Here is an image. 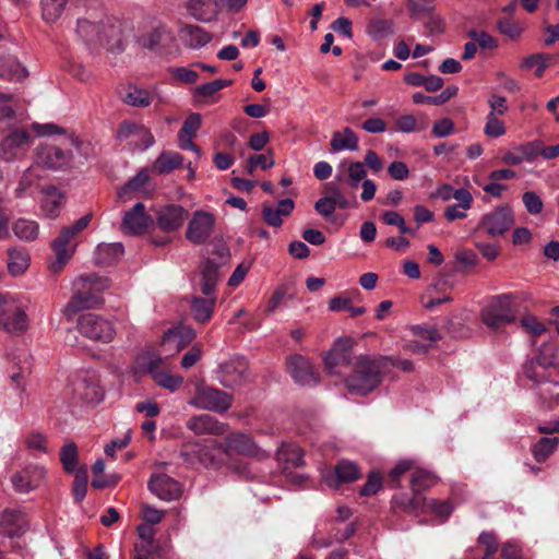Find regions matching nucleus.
<instances>
[{
  "mask_svg": "<svg viewBox=\"0 0 559 559\" xmlns=\"http://www.w3.org/2000/svg\"><path fill=\"white\" fill-rule=\"evenodd\" d=\"M349 337L338 338L324 357L325 369L330 374L345 376L346 389L356 395H366L374 391L393 365L389 357L360 355L350 361Z\"/></svg>",
  "mask_w": 559,
  "mask_h": 559,
  "instance_id": "obj_1",
  "label": "nucleus"
},
{
  "mask_svg": "<svg viewBox=\"0 0 559 559\" xmlns=\"http://www.w3.org/2000/svg\"><path fill=\"white\" fill-rule=\"evenodd\" d=\"M218 281V265L212 260H206L201 269L199 280L194 284L195 289L206 298L193 297L191 299V310L195 321L205 323L211 319L216 302L215 289Z\"/></svg>",
  "mask_w": 559,
  "mask_h": 559,
  "instance_id": "obj_2",
  "label": "nucleus"
},
{
  "mask_svg": "<svg viewBox=\"0 0 559 559\" xmlns=\"http://www.w3.org/2000/svg\"><path fill=\"white\" fill-rule=\"evenodd\" d=\"M516 301L518 296L513 293L490 297L480 310L481 322L493 332H499L506 325L514 323L518 318Z\"/></svg>",
  "mask_w": 559,
  "mask_h": 559,
  "instance_id": "obj_3",
  "label": "nucleus"
},
{
  "mask_svg": "<svg viewBox=\"0 0 559 559\" xmlns=\"http://www.w3.org/2000/svg\"><path fill=\"white\" fill-rule=\"evenodd\" d=\"M91 219V214L82 216L74 224L63 227L59 236L52 241L56 260L50 264V269L53 272H60L72 258L78 246L76 237L90 225Z\"/></svg>",
  "mask_w": 559,
  "mask_h": 559,
  "instance_id": "obj_4",
  "label": "nucleus"
},
{
  "mask_svg": "<svg viewBox=\"0 0 559 559\" xmlns=\"http://www.w3.org/2000/svg\"><path fill=\"white\" fill-rule=\"evenodd\" d=\"M98 278L95 275L81 276L74 282V294L63 312L69 316L82 309L93 308L100 302Z\"/></svg>",
  "mask_w": 559,
  "mask_h": 559,
  "instance_id": "obj_5",
  "label": "nucleus"
},
{
  "mask_svg": "<svg viewBox=\"0 0 559 559\" xmlns=\"http://www.w3.org/2000/svg\"><path fill=\"white\" fill-rule=\"evenodd\" d=\"M33 144L27 130L14 129L0 141V159L4 163L22 160Z\"/></svg>",
  "mask_w": 559,
  "mask_h": 559,
  "instance_id": "obj_6",
  "label": "nucleus"
},
{
  "mask_svg": "<svg viewBox=\"0 0 559 559\" xmlns=\"http://www.w3.org/2000/svg\"><path fill=\"white\" fill-rule=\"evenodd\" d=\"M188 403L200 409L224 413L231 406L233 396L216 388L199 384L194 396Z\"/></svg>",
  "mask_w": 559,
  "mask_h": 559,
  "instance_id": "obj_7",
  "label": "nucleus"
},
{
  "mask_svg": "<svg viewBox=\"0 0 559 559\" xmlns=\"http://www.w3.org/2000/svg\"><path fill=\"white\" fill-rule=\"evenodd\" d=\"M223 444L214 440L205 442H187L183 444L180 455L185 462L194 465L201 464L205 467L212 466L217 460V455L223 452Z\"/></svg>",
  "mask_w": 559,
  "mask_h": 559,
  "instance_id": "obj_8",
  "label": "nucleus"
},
{
  "mask_svg": "<svg viewBox=\"0 0 559 559\" xmlns=\"http://www.w3.org/2000/svg\"><path fill=\"white\" fill-rule=\"evenodd\" d=\"M0 325L9 333H23L28 326L26 306L0 298Z\"/></svg>",
  "mask_w": 559,
  "mask_h": 559,
  "instance_id": "obj_9",
  "label": "nucleus"
},
{
  "mask_svg": "<svg viewBox=\"0 0 559 559\" xmlns=\"http://www.w3.org/2000/svg\"><path fill=\"white\" fill-rule=\"evenodd\" d=\"M47 474L44 465L31 463L11 476V484L17 493L26 495L38 489L45 483Z\"/></svg>",
  "mask_w": 559,
  "mask_h": 559,
  "instance_id": "obj_10",
  "label": "nucleus"
},
{
  "mask_svg": "<svg viewBox=\"0 0 559 559\" xmlns=\"http://www.w3.org/2000/svg\"><path fill=\"white\" fill-rule=\"evenodd\" d=\"M80 333L91 340L109 343L114 340L115 329L108 320L95 314L85 313L78 321Z\"/></svg>",
  "mask_w": 559,
  "mask_h": 559,
  "instance_id": "obj_11",
  "label": "nucleus"
},
{
  "mask_svg": "<svg viewBox=\"0 0 559 559\" xmlns=\"http://www.w3.org/2000/svg\"><path fill=\"white\" fill-rule=\"evenodd\" d=\"M173 31L160 21H152L141 29L138 43L145 49L166 48L174 41Z\"/></svg>",
  "mask_w": 559,
  "mask_h": 559,
  "instance_id": "obj_12",
  "label": "nucleus"
},
{
  "mask_svg": "<svg viewBox=\"0 0 559 559\" xmlns=\"http://www.w3.org/2000/svg\"><path fill=\"white\" fill-rule=\"evenodd\" d=\"M127 31L122 22L107 17L102 21L100 37L97 45L104 46L110 52L119 53L127 46Z\"/></svg>",
  "mask_w": 559,
  "mask_h": 559,
  "instance_id": "obj_13",
  "label": "nucleus"
},
{
  "mask_svg": "<svg viewBox=\"0 0 559 559\" xmlns=\"http://www.w3.org/2000/svg\"><path fill=\"white\" fill-rule=\"evenodd\" d=\"M222 451L228 456L233 454L258 459L266 456L265 452L258 447L253 438L243 431L229 433L225 439Z\"/></svg>",
  "mask_w": 559,
  "mask_h": 559,
  "instance_id": "obj_14",
  "label": "nucleus"
},
{
  "mask_svg": "<svg viewBox=\"0 0 559 559\" xmlns=\"http://www.w3.org/2000/svg\"><path fill=\"white\" fill-rule=\"evenodd\" d=\"M514 223V216L510 207L498 206L486 213L478 223V228L484 229L490 237L502 236Z\"/></svg>",
  "mask_w": 559,
  "mask_h": 559,
  "instance_id": "obj_15",
  "label": "nucleus"
},
{
  "mask_svg": "<svg viewBox=\"0 0 559 559\" xmlns=\"http://www.w3.org/2000/svg\"><path fill=\"white\" fill-rule=\"evenodd\" d=\"M214 225L215 217L213 214L202 210L195 211L188 223L186 238L192 243H204L212 236Z\"/></svg>",
  "mask_w": 559,
  "mask_h": 559,
  "instance_id": "obj_16",
  "label": "nucleus"
},
{
  "mask_svg": "<svg viewBox=\"0 0 559 559\" xmlns=\"http://www.w3.org/2000/svg\"><path fill=\"white\" fill-rule=\"evenodd\" d=\"M153 219L146 212V207L142 202L135 203L123 215L121 222V230L128 235H142L146 231Z\"/></svg>",
  "mask_w": 559,
  "mask_h": 559,
  "instance_id": "obj_17",
  "label": "nucleus"
},
{
  "mask_svg": "<svg viewBox=\"0 0 559 559\" xmlns=\"http://www.w3.org/2000/svg\"><path fill=\"white\" fill-rule=\"evenodd\" d=\"M71 159V152L53 145H40L37 147L34 164L38 168L59 169L67 166Z\"/></svg>",
  "mask_w": 559,
  "mask_h": 559,
  "instance_id": "obj_18",
  "label": "nucleus"
},
{
  "mask_svg": "<svg viewBox=\"0 0 559 559\" xmlns=\"http://www.w3.org/2000/svg\"><path fill=\"white\" fill-rule=\"evenodd\" d=\"M29 528V522L24 511L17 509L4 510L0 519V534L10 538L21 537Z\"/></svg>",
  "mask_w": 559,
  "mask_h": 559,
  "instance_id": "obj_19",
  "label": "nucleus"
},
{
  "mask_svg": "<svg viewBox=\"0 0 559 559\" xmlns=\"http://www.w3.org/2000/svg\"><path fill=\"white\" fill-rule=\"evenodd\" d=\"M117 136L141 150H146L155 143L153 134L146 127L132 122H123L118 129Z\"/></svg>",
  "mask_w": 559,
  "mask_h": 559,
  "instance_id": "obj_20",
  "label": "nucleus"
},
{
  "mask_svg": "<svg viewBox=\"0 0 559 559\" xmlns=\"http://www.w3.org/2000/svg\"><path fill=\"white\" fill-rule=\"evenodd\" d=\"M287 368L293 379L301 385H316L319 382V373L311 362L304 356L295 354L287 360Z\"/></svg>",
  "mask_w": 559,
  "mask_h": 559,
  "instance_id": "obj_21",
  "label": "nucleus"
},
{
  "mask_svg": "<svg viewBox=\"0 0 559 559\" xmlns=\"http://www.w3.org/2000/svg\"><path fill=\"white\" fill-rule=\"evenodd\" d=\"M188 215L187 210L178 204H168L162 206L156 212V222L164 231H174L178 229Z\"/></svg>",
  "mask_w": 559,
  "mask_h": 559,
  "instance_id": "obj_22",
  "label": "nucleus"
},
{
  "mask_svg": "<svg viewBox=\"0 0 559 559\" xmlns=\"http://www.w3.org/2000/svg\"><path fill=\"white\" fill-rule=\"evenodd\" d=\"M148 488L155 496L166 501L176 500L181 493L179 483L166 474L153 475Z\"/></svg>",
  "mask_w": 559,
  "mask_h": 559,
  "instance_id": "obj_23",
  "label": "nucleus"
},
{
  "mask_svg": "<svg viewBox=\"0 0 559 559\" xmlns=\"http://www.w3.org/2000/svg\"><path fill=\"white\" fill-rule=\"evenodd\" d=\"M247 377L248 367L242 360H233L219 366V382L226 388L240 385Z\"/></svg>",
  "mask_w": 559,
  "mask_h": 559,
  "instance_id": "obj_24",
  "label": "nucleus"
},
{
  "mask_svg": "<svg viewBox=\"0 0 559 559\" xmlns=\"http://www.w3.org/2000/svg\"><path fill=\"white\" fill-rule=\"evenodd\" d=\"M411 332L415 340L407 344V348L414 353H426L432 343L440 338V334L435 326L413 325Z\"/></svg>",
  "mask_w": 559,
  "mask_h": 559,
  "instance_id": "obj_25",
  "label": "nucleus"
},
{
  "mask_svg": "<svg viewBox=\"0 0 559 559\" xmlns=\"http://www.w3.org/2000/svg\"><path fill=\"white\" fill-rule=\"evenodd\" d=\"M358 465L350 461H341L334 469V475H324L328 486L337 488L343 483H353L360 477Z\"/></svg>",
  "mask_w": 559,
  "mask_h": 559,
  "instance_id": "obj_26",
  "label": "nucleus"
},
{
  "mask_svg": "<svg viewBox=\"0 0 559 559\" xmlns=\"http://www.w3.org/2000/svg\"><path fill=\"white\" fill-rule=\"evenodd\" d=\"M549 364L550 360L538 362L534 358L528 359L522 367V374L525 379L531 381L532 386L536 389L554 377L555 371L549 369Z\"/></svg>",
  "mask_w": 559,
  "mask_h": 559,
  "instance_id": "obj_27",
  "label": "nucleus"
},
{
  "mask_svg": "<svg viewBox=\"0 0 559 559\" xmlns=\"http://www.w3.org/2000/svg\"><path fill=\"white\" fill-rule=\"evenodd\" d=\"M40 209L48 218H56L64 204V194L56 187L49 186L41 190Z\"/></svg>",
  "mask_w": 559,
  "mask_h": 559,
  "instance_id": "obj_28",
  "label": "nucleus"
},
{
  "mask_svg": "<svg viewBox=\"0 0 559 559\" xmlns=\"http://www.w3.org/2000/svg\"><path fill=\"white\" fill-rule=\"evenodd\" d=\"M187 427L195 435H223L226 430L224 424L207 414L190 418L187 423Z\"/></svg>",
  "mask_w": 559,
  "mask_h": 559,
  "instance_id": "obj_29",
  "label": "nucleus"
},
{
  "mask_svg": "<svg viewBox=\"0 0 559 559\" xmlns=\"http://www.w3.org/2000/svg\"><path fill=\"white\" fill-rule=\"evenodd\" d=\"M538 153L539 144L537 142H527L506 152L502 156V162L507 165L516 166L524 162H532Z\"/></svg>",
  "mask_w": 559,
  "mask_h": 559,
  "instance_id": "obj_30",
  "label": "nucleus"
},
{
  "mask_svg": "<svg viewBox=\"0 0 559 559\" xmlns=\"http://www.w3.org/2000/svg\"><path fill=\"white\" fill-rule=\"evenodd\" d=\"M73 392L88 403H98L104 399V392L96 379L86 376L79 377L74 382Z\"/></svg>",
  "mask_w": 559,
  "mask_h": 559,
  "instance_id": "obj_31",
  "label": "nucleus"
},
{
  "mask_svg": "<svg viewBox=\"0 0 559 559\" xmlns=\"http://www.w3.org/2000/svg\"><path fill=\"white\" fill-rule=\"evenodd\" d=\"M455 200L457 201L456 204L449 205L444 210V217L449 222L465 218L467 216V210H469L473 204L472 193L464 188L456 190Z\"/></svg>",
  "mask_w": 559,
  "mask_h": 559,
  "instance_id": "obj_32",
  "label": "nucleus"
},
{
  "mask_svg": "<svg viewBox=\"0 0 559 559\" xmlns=\"http://www.w3.org/2000/svg\"><path fill=\"white\" fill-rule=\"evenodd\" d=\"M121 99L129 106L145 108L153 103L154 95L144 87L130 84L121 92Z\"/></svg>",
  "mask_w": 559,
  "mask_h": 559,
  "instance_id": "obj_33",
  "label": "nucleus"
},
{
  "mask_svg": "<svg viewBox=\"0 0 559 559\" xmlns=\"http://www.w3.org/2000/svg\"><path fill=\"white\" fill-rule=\"evenodd\" d=\"M165 364V358L154 348H146L141 352L136 359L135 366L138 371L147 372L154 378L155 373H159V367Z\"/></svg>",
  "mask_w": 559,
  "mask_h": 559,
  "instance_id": "obj_34",
  "label": "nucleus"
},
{
  "mask_svg": "<svg viewBox=\"0 0 559 559\" xmlns=\"http://www.w3.org/2000/svg\"><path fill=\"white\" fill-rule=\"evenodd\" d=\"M535 395L543 407L548 409L555 408L559 405V380L552 377L542 383L535 389Z\"/></svg>",
  "mask_w": 559,
  "mask_h": 559,
  "instance_id": "obj_35",
  "label": "nucleus"
},
{
  "mask_svg": "<svg viewBox=\"0 0 559 559\" xmlns=\"http://www.w3.org/2000/svg\"><path fill=\"white\" fill-rule=\"evenodd\" d=\"M180 40L191 49H199L211 40V35L195 25H186L179 29Z\"/></svg>",
  "mask_w": 559,
  "mask_h": 559,
  "instance_id": "obj_36",
  "label": "nucleus"
},
{
  "mask_svg": "<svg viewBox=\"0 0 559 559\" xmlns=\"http://www.w3.org/2000/svg\"><path fill=\"white\" fill-rule=\"evenodd\" d=\"M187 9L194 19L201 22H210L218 13V4L215 0H190Z\"/></svg>",
  "mask_w": 559,
  "mask_h": 559,
  "instance_id": "obj_37",
  "label": "nucleus"
},
{
  "mask_svg": "<svg viewBox=\"0 0 559 559\" xmlns=\"http://www.w3.org/2000/svg\"><path fill=\"white\" fill-rule=\"evenodd\" d=\"M183 157L174 151H164L155 159L152 171L157 175H165L182 167Z\"/></svg>",
  "mask_w": 559,
  "mask_h": 559,
  "instance_id": "obj_38",
  "label": "nucleus"
},
{
  "mask_svg": "<svg viewBox=\"0 0 559 559\" xmlns=\"http://www.w3.org/2000/svg\"><path fill=\"white\" fill-rule=\"evenodd\" d=\"M124 249L120 242L100 243L94 252V260L98 265H110L121 259Z\"/></svg>",
  "mask_w": 559,
  "mask_h": 559,
  "instance_id": "obj_39",
  "label": "nucleus"
},
{
  "mask_svg": "<svg viewBox=\"0 0 559 559\" xmlns=\"http://www.w3.org/2000/svg\"><path fill=\"white\" fill-rule=\"evenodd\" d=\"M26 69L13 56L0 57V78L9 81H21L27 76Z\"/></svg>",
  "mask_w": 559,
  "mask_h": 559,
  "instance_id": "obj_40",
  "label": "nucleus"
},
{
  "mask_svg": "<svg viewBox=\"0 0 559 559\" xmlns=\"http://www.w3.org/2000/svg\"><path fill=\"white\" fill-rule=\"evenodd\" d=\"M358 136L346 127L342 131H335L330 142L333 152L356 151L358 148Z\"/></svg>",
  "mask_w": 559,
  "mask_h": 559,
  "instance_id": "obj_41",
  "label": "nucleus"
},
{
  "mask_svg": "<svg viewBox=\"0 0 559 559\" xmlns=\"http://www.w3.org/2000/svg\"><path fill=\"white\" fill-rule=\"evenodd\" d=\"M276 457L283 462L286 467H298L304 464V453L301 449L294 443H283L277 450Z\"/></svg>",
  "mask_w": 559,
  "mask_h": 559,
  "instance_id": "obj_42",
  "label": "nucleus"
},
{
  "mask_svg": "<svg viewBox=\"0 0 559 559\" xmlns=\"http://www.w3.org/2000/svg\"><path fill=\"white\" fill-rule=\"evenodd\" d=\"M32 131H34L38 136H51L55 134L63 135L64 142L69 145H76V139L73 133L63 129L62 127L56 123H38L34 122L31 126Z\"/></svg>",
  "mask_w": 559,
  "mask_h": 559,
  "instance_id": "obj_43",
  "label": "nucleus"
},
{
  "mask_svg": "<svg viewBox=\"0 0 559 559\" xmlns=\"http://www.w3.org/2000/svg\"><path fill=\"white\" fill-rule=\"evenodd\" d=\"M8 270L13 276L23 274L29 265V255L23 248L9 249Z\"/></svg>",
  "mask_w": 559,
  "mask_h": 559,
  "instance_id": "obj_44",
  "label": "nucleus"
},
{
  "mask_svg": "<svg viewBox=\"0 0 559 559\" xmlns=\"http://www.w3.org/2000/svg\"><path fill=\"white\" fill-rule=\"evenodd\" d=\"M150 175L147 169H141L132 179H130L118 192L121 201L130 199V193L142 192L148 182Z\"/></svg>",
  "mask_w": 559,
  "mask_h": 559,
  "instance_id": "obj_45",
  "label": "nucleus"
},
{
  "mask_svg": "<svg viewBox=\"0 0 559 559\" xmlns=\"http://www.w3.org/2000/svg\"><path fill=\"white\" fill-rule=\"evenodd\" d=\"M459 87L455 85L448 86L436 97L427 96L420 92L414 93L412 99L415 104H429L440 106L445 104L449 99L457 95Z\"/></svg>",
  "mask_w": 559,
  "mask_h": 559,
  "instance_id": "obj_46",
  "label": "nucleus"
},
{
  "mask_svg": "<svg viewBox=\"0 0 559 559\" xmlns=\"http://www.w3.org/2000/svg\"><path fill=\"white\" fill-rule=\"evenodd\" d=\"M14 235L23 241L35 240L39 233L37 222L33 219L20 218L12 226Z\"/></svg>",
  "mask_w": 559,
  "mask_h": 559,
  "instance_id": "obj_47",
  "label": "nucleus"
},
{
  "mask_svg": "<svg viewBox=\"0 0 559 559\" xmlns=\"http://www.w3.org/2000/svg\"><path fill=\"white\" fill-rule=\"evenodd\" d=\"M79 453L78 447L73 441H67L60 450V462L63 469L73 474L78 472Z\"/></svg>",
  "mask_w": 559,
  "mask_h": 559,
  "instance_id": "obj_48",
  "label": "nucleus"
},
{
  "mask_svg": "<svg viewBox=\"0 0 559 559\" xmlns=\"http://www.w3.org/2000/svg\"><path fill=\"white\" fill-rule=\"evenodd\" d=\"M102 22L95 24L86 19H80L76 23L78 35L88 44H97L100 37Z\"/></svg>",
  "mask_w": 559,
  "mask_h": 559,
  "instance_id": "obj_49",
  "label": "nucleus"
},
{
  "mask_svg": "<svg viewBox=\"0 0 559 559\" xmlns=\"http://www.w3.org/2000/svg\"><path fill=\"white\" fill-rule=\"evenodd\" d=\"M438 481V478L436 475H433L431 472L417 468L414 471L411 479V486L413 491L417 495L420 491L432 487Z\"/></svg>",
  "mask_w": 559,
  "mask_h": 559,
  "instance_id": "obj_50",
  "label": "nucleus"
},
{
  "mask_svg": "<svg viewBox=\"0 0 559 559\" xmlns=\"http://www.w3.org/2000/svg\"><path fill=\"white\" fill-rule=\"evenodd\" d=\"M47 437L39 431H31L24 438V444L27 450L34 452V455L49 453Z\"/></svg>",
  "mask_w": 559,
  "mask_h": 559,
  "instance_id": "obj_51",
  "label": "nucleus"
},
{
  "mask_svg": "<svg viewBox=\"0 0 559 559\" xmlns=\"http://www.w3.org/2000/svg\"><path fill=\"white\" fill-rule=\"evenodd\" d=\"M559 444L558 437H544L533 447V455L536 461L544 462Z\"/></svg>",
  "mask_w": 559,
  "mask_h": 559,
  "instance_id": "obj_52",
  "label": "nucleus"
},
{
  "mask_svg": "<svg viewBox=\"0 0 559 559\" xmlns=\"http://www.w3.org/2000/svg\"><path fill=\"white\" fill-rule=\"evenodd\" d=\"M67 2L68 0H41L43 19L49 23L57 21L61 16Z\"/></svg>",
  "mask_w": 559,
  "mask_h": 559,
  "instance_id": "obj_53",
  "label": "nucleus"
},
{
  "mask_svg": "<svg viewBox=\"0 0 559 559\" xmlns=\"http://www.w3.org/2000/svg\"><path fill=\"white\" fill-rule=\"evenodd\" d=\"M41 177V174L39 171V168L33 163L23 173L17 188L15 190L17 197H23L28 188H31L33 185H35L39 178Z\"/></svg>",
  "mask_w": 559,
  "mask_h": 559,
  "instance_id": "obj_54",
  "label": "nucleus"
},
{
  "mask_svg": "<svg viewBox=\"0 0 559 559\" xmlns=\"http://www.w3.org/2000/svg\"><path fill=\"white\" fill-rule=\"evenodd\" d=\"M497 28L511 40H518L524 32V27L511 17L499 19Z\"/></svg>",
  "mask_w": 559,
  "mask_h": 559,
  "instance_id": "obj_55",
  "label": "nucleus"
},
{
  "mask_svg": "<svg viewBox=\"0 0 559 559\" xmlns=\"http://www.w3.org/2000/svg\"><path fill=\"white\" fill-rule=\"evenodd\" d=\"M153 380L157 385L170 392H176L183 383V378L181 376L171 374L164 370H162L159 373H155Z\"/></svg>",
  "mask_w": 559,
  "mask_h": 559,
  "instance_id": "obj_56",
  "label": "nucleus"
},
{
  "mask_svg": "<svg viewBox=\"0 0 559 559\" xmlns=\"http://www.w3.org/2000/svg\"><path fill=\"white\" fill-rule=\"evenodd\" d=\"M329 308L331 311H348L350 317H358L366 312L364 307H354L349 298L341 296L332 298Z\"/></svg>",
  "mask_w": 559,
  "mask_h": 559,
  "instance_id": "obj_57",
  "label": "nucleus"
},
{
  "mask_svg": "<svg viewBox=\"0 0 559 559\" xmlns=\"http://www.w3.org/2000/svg\"><path fill=\"white\" fill-rule=\"evenodd\" d=\"M558 358V346L556 344L549 343L540 346L538 350V355L534 358L536 361L542 362L544 360H550L549 369L552 371L559 372V364H557Z\"/></svg>",
  "mask_w": 559,
  "mask_h": 559,
  "instance_id": "obj_58",
  "label": "nucleus"
},
{
  "mask_svg": "<svg viewBox=\"0 0 559 559\" xmlns=\"http://www.w3.org/2000/svg\"><path fill=\"white\" fill-rule=\"evenodd\" d=\"M87 474L85 468L79 469L74 475V481L72 486V495L76 502H81L87 492Z\"/></svg>",
  "mask_w": 559,
  "mask_h": 559,
  "instance_id": "obj_59",
  "label": "nucleus"
},
{
  "mask_svg": "<svg viewBox=\"0 0 559 559\" xmlns=\"http://www.w3.org/2000/svg\"><path fill=\"white\" fill-rule=\"evenodd\" d=\"M230 84H231L230 80L218 79V80L199 85L198 87H195L194 94H195V96H198L200 98H207V97L213 96L219 90H222L226 86H229Z\"/></svg>",
  "mask_w": 559,
  "mask_h": 559,
  "instance_id": "obj_60",
  "label": "nucleus"
},
{
  "mask_svg": "<svg viewBox=\"0 0 559 559\" xmlns=\"http://www.w3.org/2000/svg\"><path fill=\"white\" fill-rule=\"evenodd\" d=\"M522 202L531 215H538L543 212L544 203L540 197L534 191H526L522 194Z\"/></svg>",
  "mask_w": 559,
  "mask_h": 559,
  "instance_id": "obj_61",
  "label": "nucleus"
},
{
  "mask_svg": "<svg viewBox=\"0 0 559 559\" xmlns=\"http://www.w3.org/2000/svg\"><path fill=\"white\" fill-rule=\"evenodd\" d=\"M484 132L490 138H500L506 134L507 129L502 120L497 116L487 115Z\"/></svg>",
  "mask_w": 559,
  "mask_h": 559,
  "instance_id": "obj_62",
  "label": "nucleus"
},
{
  "mask_svg": "<svg viewBox=\"0 0 559 559\" xmlns=\"http://www.w3.org/2000/svg\"><path fill=\"white\" fill-rule=\"evenodd\" d=\"M348 183L352 188H357L367 176L365 164L361 162H354L347 168Z\"/></svg>",
  "mask_w": 559,
  "mask_h": 559,
  "instance_id": "obj_63",
  "label": "nucleus"
},
{
  "mask_svg": "<svg viewBox=\"0 0 559 559\" xmlns=\"http://www.w3.org/2000/svg\"><path fill=\"white\" fill-rule=\"evenodd\" d=\"M324 193L326 198L332 200L336 205H338V209H346L349 206V201L347 198L343 194L341 191V188L334 183L329 182L324 187Z\"/></svg>",
  "mask_w": 559,
  "mask_h": 559,
  "instance_id": "obj_64",
  "label": "nucleus"
}]
</instances>
